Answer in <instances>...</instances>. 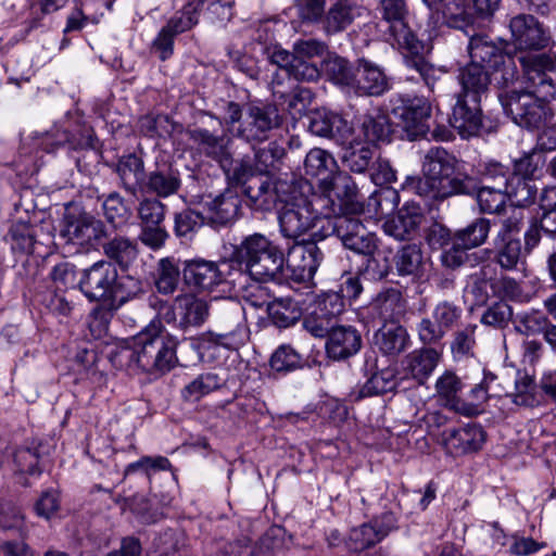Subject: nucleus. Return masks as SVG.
Returning <instances> with one entry per match:
<instances>
[{
  "label": "nucleus",
  "mask_w": 556,
  "mask_h": 556,
  "mask_svg": "<svg viewBox=\"0 0 556 556\" xmlns=\"http://www.w3.org/2000/svg\"><path fill=\"white\" fill-rule=\"evenodd\" d=\"M77 286L90 302H102L90 313V331L101 337L108 332L109 324L123 305L142 293V282L131 275H119L117 267L100 260L81 269Z\"/></svg>",
  "instance_id": "1"
},
{
  "label": "nucleus",
  "mask_w": 556,
  "mask_h": 556,
  "mask_svg": "<svg viewBox=\"0 0 556 556\" xmlns=\"http://www.w3.org/2000/svg\"><path fill=\"white\" fill-rule=\"evenodd\" d=\"M415 192L426 199L443 201L476 190V177L459 167L458 160L442 147L425 154L422 177L412 181Z\"/></svg>",
  "instance_id": "2"
},
{
  "label": "nucleus",
  "mask_w": 556,
  "mask_h": 556,
  "mask_svg": "<svg viewBox=\"0 0 556 556\" xmlns=\"http://www.w3.org/2000/svg\"><path fill=\"white\" fill-rule=\"evenodd\" d=\"M160 319H153L132 338V344L117 346L111 354L118 368H139L149 374H165L176 362L174 343L163 333Z\"/></svg>",
  "instance_id": "3"
},
{
  "label": "nucleus",
  "mask_w": 556,
  "mask_h": 556,
  "mask_svg": "<svg viewBox=\"0 0 556 556\" xmlns=\"http://www.w3.org/2000/svg\"><path fill=\"white\" fill-rule=\"evenodd\" d=\"M497 97L505 114L519 127L539 130L556 126L555 112L549 101L552 96L513 89L501 91Z\"/></svg>",
  "instance_id": "4"
},
{
  "label": "nucleus",
  "mask_w": 556,
  "mask_h": 556,
  "mask_svg": "<svg viewBox=\"0 0 556 556\" xmlns=\"http://www.w3.org/2000/svg\"><path fill=\"white\" fill-rule=\"evenodd\" d=\"M235 255L243 262L251 279L258 282L281 281L285 254L266 236L255 232L244 237L235 247Z\"/></svg>",
  "instance_id": "5"
},
{
  "label": "nucleus",
  "mask_w": 556,
  "mask_h": 556,
  "mask_svg": "<svg viewBox=\"0 0 556 556\" xmlns=\"http://www.w3.org/2000/svg\"><path fill=\"white\" fill-rule=\"evenodd\" d=\"M235 255L243 262L251 279L258 282L281 281L285 254L266 236L255 232L244 237L235 247Z\"/></svg>",
  "instance_id": "6"
},
{
  "label": "nucleus",
  "mask_w": 556,
  "mask_h": 556,
  "mask_svg": "<svg viewBox=\"0 0 556 556\" xmlns=\"http://www.w3.org/2000/svg\"><path fill=\"white\" fill-rule=\"evenodd\" d=\"M334 208L325 213L326 220L321 226L323 237L336 236L343 247L356 254L372 256L378 250V239L375 233L368 231L365 225L355 215L338 214Z\"/></svg>",
  "instance_id": "7"
},
{
  "label": "nucleus",
  "mask_w": 556,
  "mask_h": 556,
  "mask_svg": "<svg viewBox=\"0 0 556 556\" xmlns=\"http://www.w3.org/2000/svg\"><path fill=\"white\" fill-rule=\"evenodd\" d=\"M214 319L219 331L205 333L207 341L229 350L243 345L248 334L244 325V307L232 298H225L214 309Z\"/></svg>",
  "instance_id": "8"
},
{
  "label": "nucleus",
  "mask_w": 556,
  "mask_h": 556,
  "mask_svg": "<svg viewBox=\"0 0 556 556\" xmlns=\"http://www.w3.org/2000/svg\"><path fill=\"white\" fill-rule=\"evenodd\" d=\"M377 11L381 21L388 25L386 35L392 45H396L407 54L424 51L422 42L408 25L409 11L406 0H380Z\"/></svg>",
  "instance_id": "9"
},
{
  "label": "nucleus",
  "mask_w": 556,
  "mask_h": 556,
  "mask_svg": "<svg viewBox=\"0 0 556 556\" xmlns=\"http://www.w3.org/2000/svg\"><path fill=\"white\" fill-rule=\"evenodd\" d=\"M516 58L522 70V90L552 97L556 94V83L551 76V73L556 71L554 53H519Z\"/></svg>",
  "instance_id": "10"
},
{
  "label": "nucleus",
  "mask_w": 556,
  "mask_h": 556,
  "mask_svg": "<svg viewBox=\"0 0 556 556\" xmlns=\"http://www.w3.org/2000/svg\"><path fill=\"white\" fill-rule=\"evenodd\" d=\"M60 236L66 243L88 245L105 238L106 227L91 213L66 206Z\"/></svg>",
  "instance_id": "11"
},
{
  "label": "nucleus",
  "mask_w": 556,
  "mask_h": 556,
  "mask_svg": "<svg viewBox=\"0 0 556 556\" xmlns=\"http://www.w3.org/2000/svg\"><path fill=\"white\" fill-rule=\"evenodd\" d=\"M139 220V240L151 250H159L168 238L164 226L166 205L157 198H143L136 207Z\"/></svg>",
  "instance_id": "12"
},
{
  "label": "nucleus",
  "mask_w": 556,
  "mask_h": 556,
  "mask_svg": "<svg viewBox=\"0 0 556 556\" xmlns=\"http://www.w3.org/2000/svg\"><path fill=\"white\" fill-rule=\"evenodd\" d=\"M281 123L278 109L274 104L249 103L244 108V117L236 128V136L248 142H260Z\"/></svg>",
  "instance_id": "13"
},
{
  "label": "nucleus",
  "mask_w": 556,
  "mask_h": 556,
  "mask_svg": "<svg viewBox=\"0 0 556 556\" xmlns=\"http://www.w3.org/2000/svg\"><path fill=\"white\" fill-rule=\"evenodd\" d=\"M318 212L308 200L279 208L278 222L280 232L285 238L299 240L316 226Z\"/></svg>",
  "instance_id": "14"
},
{
  "label": "nucleus",
  "mask_w": 556,
  "mask_h": 556,
  "mask_svg": "<svg viewBox=\"0 0 556 556\" xmlns=\"http://www.w3.org/2000/svg\"><path fill=\"white\" fill-rule=\"evenodd\" d=\"M485 432L480 425L448 427L440 434V444L447 453L459 456L479 451L485 442Z\"/></svg>",
  "instance_id": "15"
},
{
  "label": "nucleus",
  "mask_w": 556,
  "mask_h": 556,
  "mask_svg": "<svg viewBox=\"0 0 556 556\" xmlns=\"http://www.w3.org/2000/svg\"><path fill=\"white\" fill-rule=\"evenodd\" d=\"M400 105L392 109L402 122L409 137L416 138L426 134V122L431 114V103L424 97H399Z\"/></svg>",
  "instance_id": "16"
},
{
  "label": "nucleus",
  "mask_w": 556,
  "mask_h": 556,
  "mask_svg": "<svg viewBox=\"0 0 556 556\" xmlns=\"http://www.w3.org/2000/svg\"><path fill=\"white\" fill-rule=\"evenodd\" d=\"M509 28L513 42L520 53L527 50H541L548 45L545 29L533 15L519 14L513 17Z\"/></svg>",
  "instance_id": "17"
},
{
  "label": "nucleus",
  "mask_w": 556,
  "mask_h": 556,
  "mask_svg": "<svg viewBox=\"0 0 556 556\" xmlns=\"http://www.w3.org/2000/svg\"><path fill=\"white\" fill-rule=\"evenodd\" d=\"M320 188L327 198L333 193L340 201L342 214L358 215L364 212V205L358 200L357 186L349 174L337 170L329 179H323Z\"/></svg>",
  "instance_id": "18"
},
{
  "label": "nucleus",
  "mask_w": 556,
  "mask_h": 556,
  "mask_svg": "<svg viewBox=\"0 0 556 556\" xmlns=\"http://www.w3.org/2000/svg\"><path fill=\"white\" fill-rule=\"evenodd\" d=\"M217 262L204 258H193L185 262L182 278L185 283L198 291L205 293H219Z\"/></svg>",
  "instance_id": "19"
},
{
  "label": "nucleus",
  "mask_w": 556,
  "mask_h": 556,
  "mask_svg": "<svg viewBox=\"0 0 556 556\" xmlns=\"http://www.w3.org/2000/svg\"><path fill=\"white\" fill-rule=\"evenodd\" d=\"M450 122L462 138L478 136L483 126L481 101L456 97Z\"/></svg>",
  "instance_id": "20"
},
{
  "label": "nucleus",
  "mask_w": 556,
  "mask_h": 556,
  "mask_svg": "<svg viewBox=\"0 0 556 556\" xmlns=\"http://www.w3.org/2000/svg\"><path fill=\"white\" fill-rule=\"evenodd\" d=\"M353 78L351 88H354L359 94L378 97L390 88L389 78L383 70L364 58L357 61Z\"/></svg>",
  "instance_id": "21"
},
{
  "label": "nucleus",
  "mask_w": 556,
  "mask_h": 556,
  "mask_svg": "<svg viewBox=\"0 0 556 556\" xmlns=\"http://www.w3.org/2000/svg\"><path fill=\"white\" fill-rule=\"evenodd\" d=\"M203 206L207 212V219L217 226H225L233 222L241 210V198L231 189H225L215 197L207 195L203 200Z\"/></svg>",
  "instance_id": "22"
},
{
  "label": "nucleus",
  "mask_w": 556,
  "mask_h": 556,
  "mask_svg": "<svg viewBox=\"0 0 556 556\" xmlns=\"http://www.w3.org/2000/svg\"><path fill=\"white\" fill-rule=\"evenodd\" d=\"M268 60L277 67L287 71L294 80L316 81L320 77V68L313 60L298 58L288 50L275 48L268 53Z\"/></svg>",
  "instance_id": "23"
},
{
  "label": "nucleus",
  "mask_w": 556,
  "mask_h": 556,
  "mask_svg": "<svg viewBox=\"0 0 556 556\" xmlns=\"http://www.w3.org/2000/svg\"><path fill=\"white\" fill-rule=\"evenodd\" d=\"M188 135L198 144L200 151L207 157L216 161L223 169H227L233 163L229 149L231 143L229 138L216 136L204 128L189 129Z\"/></svg>",
  "instance_id": "24"
},
{
  "label": "nucleus",
  "mask_w": 556,
  "mask_h": 556,
  "mask_svg": "<svg viewBox=\"0 0 556 556\" xmlns=\"http://www.w3.org/2000/svg\"><path fill=\"white\" fill-rule=\"evenodd\" d=\"M362 346V337L352 326L331 327L326 341L327 355L341 361L355 355Z\"/></svg>",
  "instance_id": "25"
},
{
  "label": "nucleus",
  "mask_w": 556,
  "mask_h": 556,
  "mask_svg": "<svg viewBox=\"0 0 556 556\" xmlns=\"http://www.w3.org/2000/svg\"><path fill=\"white\" fill-rule=\"evenodd\" d=\"M114 172L118 176L119 186L126 193L137 197L143 191L146 181L144 162L135 153L121 156L114 164Z\"/></svg>",
  "instance_id": "26"
},
{
  "label": "nucleus",
  "mask_w": 556,
  "mask_h": 556,
  "mask_svg": "<svg viewBox=\"0 0 556 556\" xmlns=\"http://www.w3.org/2000/svg\"><path fill=\"white\" fill-rule=\"evenodd\" d=\"M362 9L352 0H337L321 18L324 33L333 36L344 31L362 15Z\"/></svg>",
  "instance_id": "27"
},
{
  "label": "nucleus",
  "mask_w": 556,
  "mask_h": 556,
  "mask_svg": "<svg viewBox=\"0 0 556 556\" xmlns=\"http://www.w3.org/2000/svg\"><path fill=\"white\" fill-rule=\"evenodd\" d=\"M458 81L462 90L456 94L459 98L482 101L488 96L491 85V76L483 65L469 63L459 71Z\"/></svg>",
  "instance_id": "28"
},
{
  "label": "nucleus",
  "mask_w": 556,
  "mask_h": 556,
  "mask_svg": "<svg viewBox=\"0 0 556 556\" xmlns=\"http://www.w3.org/2000/svg\"><path fill=\"white\" fill-rule=\"evenodd\" d=\"M178 311V327L182 330L199 328L210 317V303L194 294H184L176 298Z\"/></svg>",
  "instance_id": "29"
},
{
  "label": "nucleus",
  "mask_w": 556,
  "mask_h": 556,
  "mask_svg": "<svg viewBox=\"0 0 556 556\" xmlns=\"http://www.w3.org/2000/svg\"><path fill=\"white\" fill-rule=\"evenodd\" d=\"M422 220L424 215L418 206L405 205L383 224V230L396 240H409L417 233Z\"/></svg>",
  "instance_id": "30"
},
{
  "label": "nucleus",
  "mask_w": 556,
  "mask_h": 556,
  "mask_svg": "<svg viewBox=\"0 0 556 556\" xmlns=\"http://www.w3.org/2000/svg\"><path fill=\"white\" fill-rule=\"evenodd\" d=\"M181 187V178L178 169L170 164H161L149 172L143 185V191L154 194L156 198H168L176 194Z\"/></svg>",
  "instance_id": "31"
},
{
  "label": "nucleus",
  "mask_w": 556,
  "mask_h": 556,
  "mask_svg": "<svg viewBox=\"0 0 556 556\" xmlns=\"http://www.w3.org/2000/svg\"><path fill=\"white\" fill-rule=\"evenodd\" d=\"M308 130L318 137L340 140L351 132V127L339 114L319 109L309 113Z\"/></svg>",
  "instance_id": "32"
},
{
  "label": "nucleus",
  "mask_w": 556,
  "mask_h": 556,
  "mask_svg": "<svg viewBox=\"0 0 556 556\" xmlns=\"http://www.w3.org/2000/svg\"><path fill=\"white\" fill-rule=\"evenodd\" d=\"M513 379L508 374H495L491 370L483 369V378L469 392L472 403L480 405L490 397L506 396L511 393Z\"/></svg>",
  "instance_id": "33"
},
{
  "label": "nucleus",
  "mask_w": 556,
  "mask_h": 556,
  "mask_svg": "<svg viewBox=\"0 0 556 556\" xmlns=\"http://www.w3.org/2000/svg\"><path fill=\"white\" fill-rule=\"evenodd\" d=\"M324 260V253L315 242L299 244L290 254V266L298 271L299 279L312 280Z\"/></svg>",
  "instance_id": "34"
},
{
  "label": "nucleus",
  "mask_w": 556,
  "mask_h": 556,
  "mask_svg": "<svg viewBox=\"0 0 556 556\" xmlns=\"http://www.w3.org/2000/svg\"><path fill=\"white\" fill-rule=\"evenodd\" d=\"M219 293L226 294L242 291L247 287L250 277L247 267L236 255L217 262Z\"/></svg>",
  "instance_id": "35"
},
{
  "label": "nucleus",
  "mask_w": 556,
  "mask_h": 556,
  "mask_svg": "<svg viewBox=\"0 0 556 556\" xmlns=\"http://www.w3.org/2000/svg\"><path fill=\"white\" fill-rule=\"evenodd\" d=\"M431 11L441 14L444 22L453 28L463 29L472 24L471 7L456 0H421Z\"/></svg>",
  "instance_id": "36"
},
{
  "label": "nucleus",
  "mask_w": 556,
  "mask_h": 556,
  "mask_svg": "<svg viewBox=\"0 0 556 556\" xmlns=\"http://www.w3.org/2000/svg\"><path fill=\"white\" fill-rule=\"evenodd\" d=\"M106 261L112 262L121 269H128L138 258L139 249L135 240L126 236H115L102 244Z\"/></svg>",
  "instance_id": "37"
},
{
  "label": "nucleus",
  "mask_w": 556,
  "mask_h": 556,
  "mask_svg": "<svg viewBox=\"0 0 556 556\" xmlns=\"http://www.w3.org/2000/svg\"><path fill=\"white\" fill-rule=\"evenodd\" d=\"M439 359L440 353L434 349L422 348L405 357L404 369L418 384H422L432 374Z\"/></svg>",
  "instance_id": "38"
},
{
  "label": "nucleus",
  "mask_w": 556,
  "mask_h": 556,
  "mask_svg": "<svg viewBox=\"0 0 556 556\" xmlns=\"http://www.w3.org/2000/svg\"><path fill=\"white\" fill-rule=\"evenodd\" d=\"M249 205L255 211L270 212L274 210V181L264 175L252 179L242 191Z\"/></svg>",
  "instance_id": "39"
},
{
  "label": "nucleus",
  "mask_w": 556,
  "mask_h": 556,
  "mask_svg": "<svg viewBox=\"0 0 556 556\" xmlns=\"http://www.w3.org/2000/svg\"><path fill=\"white\" fill-rule=\"evenodd\" d=\"M338 170L334 157L326 150L314 148L309 150L304 160V173L306 176L319 179H329Z\"/></svg>",
  "instance_id": "40"
},
{
  "label": "nucleus",
  "mask_w": 556,
  "mask_h": 556,
  "mask_svg": "<svg viewBox=\"0 0 556 556\" xmlns=\"http://www.w3.org/2000/svg\"><path fill=\"white\" fill-rule=\"evenodd\" d=\"M393 263L399 276L420 277L424 273V254L415 243L400 248L393 256Z\"/></svg>",
  "instance_id": "41"
},
{
  "label": "nucleus",
  "mask_w": 556,
  "mask_h": 556,
  "mask_svg": "<svg viewBox=\"0 0 556 556\" xmlns=\"http://www.w3.org/2000/svg\"><path fill=\"white\" fill-rule=\"evenodd\" d=\"M464 197H476L480 212L484 214H501L506 205L507 194L505 189L491 186H480L476 178V190Z\"/></svg>",
  "instance_id": "42"
},
{
  "label": "nucleus",
  "mask_w": 556,
  "mask_h": 556,
  "mask_svg": "<svg viewBox=\"0 0 556 556\" xmlns=\"http://www.w3.org/2000/svg\"><path fill=\"white\" fill-rule=\"evenodd\" d=\"M468 51L471 59L470 63H484L491 68L505 58L507 54L485 36H473L470 38Z\"/></svg>",
  "instance_id": "43"
},
{
  "label": "nucleus",
  "mask_w": 556,
  "mask_h": 556,
  "mask_svg": "<svg viewBox=\"0 0 556 556\" xmlns=\"http://www.w3.org/2000/svg\"><path fill=\"white\" fill-rule=\"evenodd\" d=\"M361 129L367 142H390L392 125L388 115L381 112L366 114L361 123Z\"/></svg>",
  "instance_id": "44"
},
{
  "label": "nucleus",
  "mask_w": 556,
  "mask_h": 556,
  "mask_svg": "<svg viewBox=\"0 0 556 556\" xmlns=\"http://www.w3.org/2000/svg\"><path fill=\"white\" fill-rule=\"evenodd\" d=\"M408 339L406 329L394 324L382 327L376 333V344L386 355L402 353L407 348Z\"/></svg>",
  "instance_id": "45"
},
{
  "label": "nucleus",
  "mask_w": 556,
  "mask_h": 556,
  "mask_svg": "<svg viewBox=\"0 0 556 556\" xmlns=\"http://www.w3.org/2000/svg\"><path fill=\"white\" fill-rule=\"evenodd\" d=\"M372 305L384 320L394 321L405 311V300L402 292L396 288H387L379 292Z\"/></svg>",
  "instance_id": "46"
},
{
  "label": "nucleus",
  "mask_w": 556,
  "mask_h": 556,
  "mask_svg": "<svg viewBox=\"0 0 556 556\" xmlns=\"http://www.w3.org/2000/svg\"><path fill=\"white\" fill-rule=\"evenodd\" d=\"M421 53L422 51L418 54H409L410 56L406 58V65L414 68L419 74L430 92L435 93L443 91L445 85V72L429 64L421 56Z\"/></svg>",
  "instance_id": "47"
},
{
  "label": "nucleus",
  "mask_w": 556,
  "mask_h": 556,
  "mask_svg": "<svg viewBox=\"0 0 556 556\" xmlns=\"http://www.w3.org/2000/svg\"><path fill=\"white\" fill-rule=\"evenodd\" d=\"M506 190L507 199L516 206L526 207L533 204L538 197L539 188L535 180L513 175Z\"/></svg>",
  "instance_id": "48"
},
{
  "label": "nucleus",
  "mask_w": 556,
  "mask_h": 556,
  "mask_svg": "<svg viewBox=\"0 0 556 556\" xmlns=\"http://www.w3.org/2000/svg\"><path fill=\"white\" fill-rule=\"evenodd\" d=\"M491 222L485 217H478L465 228L458 229L454 238L465 249H475L482 245L490 233Z\"/></svg>",
  "instance_id": "49"
},
{
  "label": "nucleus",
  "mask_w": 556,
  "mask_h": 556,
  "mask_svg": "<svg viewBox=\"0 0 556 556\" xmlns=\"http://www.w3.org/2000/svg\"><path fill=\"white\" fill-rule=\"evenodd\" d=\"M223 384L224 380L217 374L204 372L182 388L181 397L186 402H198Z\"/></svg>",
  "instance_id": "50"
},
{
  "label": "nucleus",
  "mask_w": 556,
  "mask_h": 556,
  "mask_svg": "<svg viewBox=\"0 0 556 556\" xmlns=\"http://www.w3.org/2000/svg\"><path fill=\"white\" fill-rule=\"evenodd\" d=\"M375 149L368 144L359 142H351L344 148L342 154V163L351 172L362 174L365 173L372 163Z\"/></svg>",
  "instance_id": "51"
},
{
  "label": "nucleus",
  "mask_w": 556,
  "mask_h": 556,
  "mask_svg": "<svg viewBox=\"0 0 556 556\" xmlns=\"http://www.w3.org/2000/svg\"><path fill=\"white\" fill-rule=\"evenodd\" d=\"M391 391H400L395 369L384 368L371 375L361 388L357 399L383 394Z\"/></svg>",
  "instance_id": "52"
},
{
  "label": "nucleus",
  "mask_w": 556,
  "mask_h": 556,
  "mask_svg": "<svg viewBox=\"0 0 556 556\" xmlns=\"http://www.w3.org/2000/svg\"><path fill=\"white\" fill-rule=\"evenodd\" d=\"M387 536V529L378 525V519L353 528L349 534L350 547L353 551H364Z\"/></svg>",
  "instance_id": "53"
},
{
  "label": "nucleus",
  "mask_w": 556,
  "mask_h": 556,
  "mask_svg": "<svg viewBox=\"0 0 556 556\" xmlns=\"http://www.w3.org/2000/svg\"><path fill=\"white\" fill-rule=\"evenodd\" d=\"M49 452L41 443L33 446L21 447L14 454V462L20 472L39 475L40 465Z\"/></svg>",
  "instance_id": "54"
},
{
  "label": "nucleus",
  "mask_w": 556,
  "mask_h": 556,
  "mask_svg": "<svg viewBox=\"0 0 556 556\" xmlns=\"http://www.w3.org/2000/svg\"><path fill=\"white\" fill-rule=\"evenodd\" d=\"M180 270L174 258L164 257L159 261L155 276V288L164 295L173 294L179 283Z\"/></svg>",
  "instance_id": "55"
},
{
  "label": "nucleus",
  "mask_w": 556,
  "mask_h": 556,
  "mask_svg": "<svg viewBox=\"0 0 556 556\" xmlns=\"http://www.w3.org/2000/svg\"><path fill=\"white\" fill-rule=\"evenodd\" d=\"M283 96L277 100V104L293 117L301 116L314 99V93L309 88L298 85L292 86Z\"/></svg>",
  "instance_id": "56"
},
{
  "label": "nucleus",
  "mask_w": 556,
  "mask_h": 556,
  "mask_svg": "<svg viewBox=\"0 0 556 556\" xmlns=\"http://www.w3.org/2000/svg\"><path fill=\"white\" fill-rule=\"evenodd\" d=\"M496 263L502 269H516L522 260L523 250L520 239H494Z\"/></svg>",
  "instance_id": "57"
},
{
  "label": "nucleus",
  "mask_w": 556,
  "mask_h": 556,
  "mask_svg": "<svg viewBox=\"0 0 556 556\" xmlns=\"http://www.w3.org/2000/svg\"><path fill=\"white\" fill-rule=\"evenodd\" d=\"M267 313L271 323L278 328H288L300 317L296 303L289 298L275 299L268 303Z\"/></svg>",
  "instance_id": "58"
},
{
  "label": "nucleus",
  "mask_w": 556,
  "mask_h": 556,
  "mask_svg": "<svg viewBox=\"0 0 556 556\" xmlns=\"http://www.w3.org/2000/svg\"><path fill=\"white\" fill-rule=\"evenodd\" d=\"M285 155V148L277 141H270L266 147L255 150L254 165L260 175L266 176L279 168Z\"/></svg>",
  "instance_id": "59"
},
{
  "label": "nucleus",
  "mask_w": 556,
  "mask_h": 556,
  "mask_svg": "<svg viewBox=\"0 0 556 556\" xmlns=\"http://www.w3.org/2000/svg\"><path fill=\"white\" fill-rule=\"evenodd\" d=\"M102 210L108 223L114 227L125 225L132 215L126 200L117 191H113L104 198Z\"/></svg>",
  "instance_id": "60"
},
{
  "label": "nucleus",
  "mask_w": 556,
  "mask_h": 556,
  "mask_svg": "<svg viewBox=\"0 0 556 556\" xmlns=\"http://www.w3.org/2000/svg\"><path fill=\"white\" fill-rule=\"evenodd\" d=\"M323 66L329 78L337 85L351 87L354 81V70L349 61L338 54L327 53Z\"/></svg>",
  "instance_id": "61"
},
{
  "label": "nucleus",
  "mask_w": 556,
  "mask_h": 556,
  "mask_svg": "<svg viewBox=\"0 0 556 556\" xmlns=\"http://www.w3.org/2000/svg\"><path fill=\"white\" fill-rule=\"evenodd\" d=\"M13 251L31 253L35 245V228L26 222L12 224L7 235Z\"/></svg>",
  "instance_id": "62"
},
{
  "label": "nucleus",
  "mask_w": 556,
  "mask_h": 556,
  "mask_svg": "<svg viewBox=\"0 0 556 556\" xmlns=\"http://www.w3.org/2000/svg\"><path fill=\"white\" fill-rule=\"evenodd\" d=\"M307 199L299 190L294 181L277 179L274 181V210L295 206Z\"/></svg>",
  "instance_id": "63"
},
{
  "label": "nucleus",
  "mask_w": 556,
  "mask_h": 556,
  "mask_svg": "<svg viewBox=\"0 0 556 556\" xmlns=\"http://www.w3.org/2000/svg\"><path fill=\"white\" fill-rule=\"evenodd\" d=\"M544 164L545 156L543 152L533 149L514 161L513 175L535 180L541 176Z\"/></svg>",
  "instance_id": "64"
}]
</instances>
